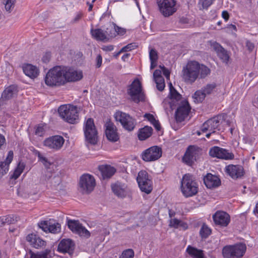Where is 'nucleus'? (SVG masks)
Returning a JSON list of instances; mask_svg holds the SVG:
<instances>
[{
	"mask_svg": "<svg viewBox=\"0 0 258 258\" xmlns=\"http://www.w3.org/2000/svg\"><path fill=\"white\" fill-rule=\"evenodd\" d=\"M64 66H57L50 69L46 74L45 83L50 87L59 86L66 83Z\"/></svg>",
	"mask_w": 258,
	"mask_h": 258,
	"instance_id": "1",
	"label": "nucleus"
},
{
	"mask_svg": "<svg viewBox=\"0 0 258 258\" xmlns=\"http://www.w3.org/2000/svg\"><path fill=\"white\" fill-rule=\"evenodd\" d=\"M181 190L185 198L196 195L199 191V185L193 176L189 173L184 174L181 181Z\"/></svg>",
	"mask_w": 258,
	"mask_h": 258,
	"instance_id": "2",
	"label": "nucleus"
},
{
	"mask_svg": "<svg viewBox=\"0 0 258 258\" xmlns=\"http://www.w3.org/2000/svg\"><path fill=\"white\" fill-rule=\"evenodd\" d=\"M60 116L66 122L75 124L79 120V112L76 106L72 105H61L58 109Z\"/></svg>",
	"mask_w": 258,
	"mask_h": 258,
	"instance_id": "3",
	"label": "nucleus"
},
{
	"mask_svg": "<svg viewBox=\"0 0 258 258\" xmlns=\"http://www.w3.org/2000/svg\"><path fill=\"white\" fill-rule=\"evenodd\" d=\"M200 63L196 61H189L183 68L182 77L184 82L192 84L199 76Z\"/></svg>",
	"mask_w": 258,
	"mask_h": 258,
	"instance_id": "4",
	"label": "nucleus"
},
{
	"mask_svg": "<svg viewBox=\"0 0 258 258\" xmlns=\"http://www.w3.org/2000/svg\"><path fill=\"white\" fill-rule=\"evenodd\" d=\"M246 246L242 243L225 246L222 249L224 258H241L245 253Z\"/></svg>",
	"mask_w": 258,
	"mask_h": 258,
	"instance_id": "5",
	"label": "nucleus"
},
{
	"mask_svg": "<svg viewBox=\"0 0 258 258\" xmlns=\"http://www.w3.org/2000/svg\"><path fill=\"white\" fill-rule=\"evenodd\" d=\"M127 94L131 99L136 103L145 101V96L142 91V84L139 79H135L128 86Z\"/></svg>",
	"mask_w": 258,
	"mask_h": 258,
	"instance_id": "6",
	"label": "nucleus"
},
{
	"mask_svg": "<svg viewBox=\"0 0 258 258\" xmlns=\"http://www.w3.org/2000/svg\"><path fill=\"white\" fill-rule=\"evenodd\" d=\"M226 114H219L217 116L211 118L204 123L202 129H217L222 124V127H226L230 126L232 121L226 120Z\"/></svg>",
	"mask_w": 258,
	"mask_h": 258,
	"instance_id": "7",
	"label": "nucleus"
},
{
	"mask_svg": "<svg viewBox=\"0 0 258 258\" xmlns=\"http://www.w3.org/2000/svg\"><path fill=\"white\" fill-rule=\"evenodd\" d=\"M202 149L195 145L189 146L182 157V160L185 164L191 166L200 157Z\"/></svg>",
	"mask_w": 258,
	"mask_h": 258,
	"instance_id": "8",
	"label": "nucleus"
},
{
	"mask_svg": "<svg viewBox=\"0 0 258 258\" xmlns=\"http://www.w3.org/2000/svg\"><path fill=\"white\" fill-rule=\"evenodd\" d=\"M96 185L95 180L92 175L84 174L80 178L79 189L83 194L92 192Z\"/></svg>",
	"mask_w": 258,
	"mask_h": 258,
	"instance_id": "9",
	"label": "nucleus"
},
{
	"mask_svg": "<svg viewBox=\"0 0 258 258\" xmlns=\"http://www.w3.org/2000/svg\"><path fill=\"white\" fill-rule=\"evenodd\" d=\"M137 180L141 190L149 194L153 189L152 181L149 179L148 173L145 170L140 171L137 177Z\"/></svg>",
	"mask_w": 258,
	"mask_h": 258,
	"instance_id": "10",
	"label": "nucleus"
},
{
	"mask_svg": "<svg viewBox=\"0 0 258 258\" xmlns=\"http://www.w3.org/2000/svg\"><path fill=\"white\" fill-rule=\"evenodd\" d=\"M162 148L158 146H153L142 152L141 158L145 162H152L159 159L162 156Z\"/></svg>",
	"mask_w": 258,
	"mask_h": 258,
	"instance_id": "11",
	"label": "nucleus"
},
{
	"mask_svg": "<svg viewBox=\"0 0 258 258\" xmlns=\"http://www.w3.org/2000/svg\"><path fill=\"white\" fill-rule=\"evenodd\" d=\"M159 10L164 17H169L176 11V0H157Z\"/></svg>",
	"mask_w": 258,
	"mask_h": 258,
	"instance_id": "12",
	"label": "nucleus"
},
{
	"mask_svg": "<svg viewBox=\"0 0 258 258\" xmlns=\"http://www.w3.org/2000/svg\"><path fill=\"white\" fill-rule=\"evenodd\" d=\"M191 107L188 102L185 100L181 101L175 113L177 122H181L187 118L190 111Z\"/></svg>",
	"mask_w": 258,
	"mask_h": 258,
	"instance_id": "13",
	"label": "nucleus"
},
{
	"mask_svg": "<svg viewBox=\"0 0 258 258\" xmlns=\"http://www.w3.org/2000/svg\"><path fill=\"white\" fill-rule=\"evenodd\" d=\"M116 120L119 121L124 129H134L135 120L128 114L120 111H116L114 115Z\"/></svg>",
	"mask_w": 258,
	"mask_h": 258,
	"instance_id": "14",
	"label": "nucleus"
},
{
	"mask_svg": "<svg viewBox=\"0 0 258 258\" xmlns=\"http://www.w3.org/2000/svg\"><path fill=\"white\" fill-rule=\"evenodd\" d=\"M64 139L59 135L53 136L48 138L44 141V146L54 151L60 150L63 146Z\"/></svg>",
	"mask_w": 258,
	"mask_h": 258,
	"instance_id": "15",
	"label": "nucleus"
},
{
	"mask_svg": "<svg viewBox=\"0 0 258 258\" xmlns=\"http://www.w3.org/2000/svg\"><path fill=\"white\" fill-rule=\"evenodd\" d=\"M212 218L215 225L220 227H227L230 222V215L223 211H217Z\"/></svg>",
	"mask_w": 258,
	"mask_h": 258,
	"instance_id": "16",
	"label": "nucleus"
},
{
	"mask_svg": "<svg viewBox=\"0 0 258 258\" xmlns=\"http://www.w3.org/2000/svg\"><path fill=\"white\" fill-rule=\"evenodd\" d=\"M225 172L233 179L240 178L244 174V169L240 165L230 164L226 166Z\"/></svg>",
	"mask_w": 258,
	"mask_h": 258,
	"instance_id": "17",
	"label": "nucleus"
},
{
	"mask_svg": "<svg viewBox=\"0 0 258 258\" xmlns=\"http://www.w3.org/2000/svg\"><path fill=\"white\" fill-rule=\"evenodd\" d=\"M209 155L213 157H217L224 159H232L234 155L229 153L227 150L219 147L215 146L210 149Z\"/></svg>",
	"mask_w": 258,
	"mask_h": 258,
	"instance_id": "18",
	"label": "nucleus"
},
{
	"mask_svg": "<svg viewBox=\"0 0 258 258\" xmlns=\"http://www.w3.org/2000/svg\"><path fill=\"white\" fill-rule=\"evenodd\" d=\"M64 76L66 83L67 82H75L80 80L83 77L82 72L75 69L64 66Z\"/></svg>",
	"mask_w": 258,
	"mask_h": 258,
	"instance_id": "19",
	"label": "nucleus"
},
{
	"mask_svg": "<svg viewBox=\"0 0 258 258\" xmlns=\"http://www.w3.org/2000/svg\"><path fill=\"white\" fill-rule=\"evenodd\" d=\"M109 29L107 28L104 32L101 29H91L90 33L93 38L96 40L102 42H107L109 40V37H111V32L108 31Z\"/></svg>",
	"mask_w": 258,
	"mask_h": 258,
	"instance_id": "20",
	"label": "nucleus"
},
{
	"mask_svg": "<svg viewBox=\"0 0 258 258\" xmlns=\"http://www.w3.org/2000/svg\"><path fill=\"white\" fill-rule=\"evenodd\" d=\"M75 247L74 241L69 238L63 239L59 243L57 250L62 253H73Z\"/></svg>",
	"mask_w": 258,
	"mask_h": 258,
	"instance_id": "21",
	"label": "nucleus"
},
{
	"mask_svg": "<svg viewBox=\"0 0 258 258\" xmlns=\"http://www.w3.org/2000/svg\"><path fill=\"white\" fill-rule=\"evenodd\" d=\"M212 47L219 58L223 62L227 64L230 58L229 52L217 42L213 43Z\"/></svg>",
	"mask_w": 258,
	"mask_h": 258,
	"instance_id": "22",
	"label": "nucleus"
},
{
	"mask_svg": "<svg viewBox=\"0 0 258 258\" xmlns=\"http://www.w3.org/2000/svg\"><path fill=\"white\" fill-rule=\"evenodd\" d=\"M204 182L208 188H216L221 184V180L219 178L211 173H208L204 177Z\"/></svg>",
	"mask_w": 258,
	"mask_h": 258,
	"instance_id": "23",
	"label": "nucleus"
},
{
	"mask_svg": "<svg viewBox=\"0 0 258 258\" xmlns=\"http://www.w3.org/2000/svg\"><path fill=\"white\" fill-rule=\"evenodd\" d=\"M26 240L30 244L36 248H39L45 245L46 242L34 233L28 234Z\"/></svg>",
	"mask_w": 258,
	"mask_h": 258,
	"instance_id": "24",
	"label": "nucleus"
},
{
	"mask_svg": "<svg viewBox=\"0 0 258 258\" xmlns=\"http://www.w3.org/2000/svg\"><path fill=\"white\" fill-rule=\"evenodd\" d=\"M13 151L12 150L9 151L6 160L0 162V179L8 171L9 165L13 159Z\"/></svg>",
	"mask_w": 258,
	"mask_h": 258,
	"instance_id": "25",
	"label": "nucleus"
},
{
	"mask_svg": "<svg viewBox=\"0 0 258 258\" xmlns=\"http://www.w3.org/2000/svg\"><path fill=\"white\" fill-rule=\"evenodd\" d=\"M24 74L31 79L37 77L39 74V69L35 66L31 64H26L23 66Z\"/></svg>",
	"mask_w": 258,
	"mask_h": 258,
	"instance_id": "26",
	"label": "nucleus"
},
{
	"mask_svg": "<svg viewBox=\"0 0 258 258\" xmlns=\"http://www.w3.org/2000/svg\"><path fill=\"white\" fill-rule=\"evenodd\" d=\"M98 169L101 172L103 179L110 178L116 172V169L113 167L108 165H100Z\"/></svg>",
	"mask_w": 258,
	"mask_h": 258,
	"instance_id": "27",
	"label": "nucleus"
},
{
	"mask_svg": "<svg viewBox=\"0 0 258 258\" xmlns=\"http://www.w3.org/2000/svg\"><path fill=\"white\" fill-rule=\"evenodd\" d=\"M85 136L88 143L95 145L98 141V133L97 130H85Z\"/></svg>",
	"mask_w": 258,
	"mask_h": 258,
	"instance_id": "28",
	"label": "nucleus"
},
{
	"mask_svg": "<svg viewBox=\"0 0 258 258\" xmlns=\"http://www.w3.org/2000/svg\"><path fill=\"white\" fill-rule=\"evenodd\" d=\"M186 251L193 258H206L203 250L199 249L190 245L187 246Z\"/></svg>",
	"mask_w": 258,
	"mask_h": 258,
	"instance_id": "29",
	"label": "nucleus"
},
{
	"mask_svg": "<svg viewBox=\"0 0 258 258\" xmlns=\"http://www.w3.org/2000/svg\"><path fill=\"white\" fill-rule=\"evenodd\" d=\"M111 189L113 193L118 198H124L127 195L126 189L120 184H115L111 186Z\"/></svg>",
	"mask_w": 258,
	"mask_h": 258,
	"instance_id": "30",
	"label": "nucleus"
},
{
	"mask_svg": "<svg viewBox=\"0 0 258 258\" xmlns=\"http://www.w3.org/2000/svg\"><path fill=\"white\" fill-rule=\"evenodd\" d=\"M170 98L171 100L170 102V106L172 109H173V106L175 102H178L180 101L182 96L181 95L176 91L175 89H172L171 91H170L169 95Z\"/></svg>",
	"mask_w": 258,
	"mask_h": 258,
	"instance_id": "31",
	"label": "nucleus"
},
{
	"mask_svg": "<svg viewBox=\"0 0 258 258\" xmlns=\"http://www.w3.org/2000/svg\"><path fill=\"white\" fill-rule=\"evenodd\" d=\"M18 217L14 215H8L0 217V225L3 226L6 224H14L18 221Z\"/></svg>",
	"mask_w": 258,
	"mask_h": 258,
	"instance_id": "32",
	"label": "nucleus"
},
{
	"mask_svg": "<svg viewBox=\"0 0 258 258\" xmlns=\"http://www.w3.org/2000/svg\"><path fill=\"white\" fill-rule=\"evenodd\" d=\"M30 254V258H50L51 257V250L48 249L36 253L31 252Z\"/></svg>",
	"mask_w": 258,
	"mask_h": 258,
	"instance_id": "33",
	"label": "nucleus"
},
{
	"mask_svg": "<svg viewBox=\"0 0 258 258\" xmlns=\"http://www.w3.org/2000/svg\"><path fill=\"white\" fill-rule=\"evenodd\" d=\"M15 90V87L12 86L7 88L2 93V99L5 100L10 99L13 97Z\"/></svg>",
	"mask_w": 258,
	"mask_h": 258,
	"instance_id": "34",
	"label": "nucleus"
},
{
	"mask_svg": "<svg viewBox=\"0 0 258 258\" xmlns=\"http://www.w3.org/2000/svg\"><path fill=\"white\" fill-rule=\"evenodd\" d=\"M105 135L107 139L112 142H115L119 139L117 130H105Z\"/></svg>",
	"mask_w": 258,
	"mask_h": 258,
	"instance_id": "35",
	"label": "nucleus"
},
{
	"mask_svg": "<svg viewBox=\"0 0 258 258\" xmlns=\"http://www.w3.org/2000/svg\"><path fill=\"white\" fill-rule=\"evenodd\" d=\"M153 130H139L138 137L140 141H144L150 137L153 134Z\"/></svg>",
	"mask_w": 258,
	"mask_h": 258,
	"instance_id": "36",
	"label": "nucleus"
},
{
	"mask_svg": "<svg viewBox=\"0 0 258 258\" xmlns=\"http://www.w3.org/2000/svg\"><path fill=\"white\" fill-rule=\"evenodd\" d=\"M81 224L78 220H69L68 221L69 228L74 233H76L79 228Z\"/></svg>",
	"mask_w": 258,
	"mask_h": 258,
	"instance_id": "37",
	"label": "nucleus"
},
{
	"mask_svg": "<svg viewBox=\"0 0 258 258\" xmlns=\"http://www.w3.org/2000/svg\"><path fill=\"white\" fill-rule=\"evenodd\" d=\"M144 117L154 125L155 129H160L159 121L156 120L153 115L150 113H146L144 115Z\"/></svg>",
	"mask_w": 258,
	"mask_h": 258,
	"instance_id": "38",
	"label": "nucleus"
},
{
	"mask_svg": "<svg viewBox=\"0 0 258 258\" xmlns=\"http://www.w3.org/2000/svg\"><path fill=\"white\" fill-rule=\"evenodd\" d=\"M203 90H198L194 94L193 98L195 102H202L206 97Z\"/></svg>",
	"mask_w": 258,
	"mask_h": 258,
	"instance_id": "39",
	"label": "nucleus"
},
{
	"mask_svg": "<svg viewBox=\"0 0 258 258\" xmlns=\"http://www.w3.org/2000/svg\"><path fill=\"white\" fill-rule=\"evenodd\" d=\"M211 71L207 66L200 64L199 75L202 79L206 78L210 74Z\"/></svg>",
	"mask_w": 258,
	"mask_h": 258,
	"instance_id": "40",
	"label": "nucleus"
},
{
	"mask_svg": "<svg viewBox=\"0 0 258 258\" xmlns=\"http://www.w3.org/2000/svg\"><path fill=\"white\" fill-rule=\"evenodd\" d=\"M211 233V230L210 228H209L207 225L204 224L202 225L200 231V235L201 237L202 238H206L210 235Z\"/></svg>",
	"mask_w": 258,
	"mask_h": 258,
	"instance_id": "41",
	"label": "nucleus"
},
{
	"mask_svg": "<svg viewBox=\"0 0 258 258\" xmlns=\"http://www.w3.org/2000/svg\"><path fill=\"white\" fill-rule=\"evenodd\" d=\"M60 225L58 223H53L50 221V226L48 232L52 233H58L60 231Z\"/></svg>",
	"mask_w": 258,
	"mask_h": 258,
	"instance_id": "42",
	"label": "nucleus"
},
{
	"mask_svg": "<svg viewBox=\"0 0 258 258\" xmlns=\"http://www.w3.org/2000/svg\"><path fill=\"white\" fill-rule=\"evenodd\" d=\"M111 32V37H112L115 36V33H116L117 34L123 35L125 31L124 29L119 27L118 26L114 25V27L111 28L110 30Z\"/></svg>",
	"mask_w": 258,
	"mask_h": 258,
	"instance_id": "43",
	"label": "nucleus"
},
{
	"mask_svg": "<svg viewBox=\"0 0 258 258\" xmlns=\"http://www.w3.org/2000/svg\"><path fill=\"white\" fill-rule=\"evenodd\" d=\"M76 234H79L81 236H84L88 238L90 236V233L86 229V228L81 224L79 228L76 232Z\"/></svg>",
	"mask_w": 258,
	"mask_h": 258,
	"instance_id": "44",
	"label": "nucleus"
},
{
	"mask_svg": "<svg viewBox=\"0 0 258 258\" xmlns=\"http://www.w3.org/2000/svg\"><path fill=\"white\" fill-rule=\"evenodd\" d=\"M15 0H4V4L5 6V9L7 12L10 13L14 9Z\"/></svg>",
	"mask_w": 258,
	"mask_h": 258,
	"instance_id": "45",
	"label": "nucleus"
},
{
	"mask_svg": "<svg viewBox=\"0 0 258 258\" xmlns=\"http://www.w3.org/2000/svg\"><path fill=\"white\" fill-rule=\"evenodd\" d=\"M149 58L150 61H158V54L157 51L154 49L149 47Z\"/></svg>",
	"mask_w": 258,
	"mask_h": 258,
	"instance_id": "46",
	"label": "nucleus"
},
{
	"mask_svg": "<svg viewBox=\"0 0 258 258\" xmlns=\"http://www.w3.org/2000/svg\"><path fill=\"white\" fill-rule=\"evenodd\" d=\"M216 85L215 83L207 84L203 89V91L205 95H209L212 93L213 90L215 88Z\"/></svg>",
	"mask_w": 258,
	"mask_h": 258,
	"instance_id": "47",
	"label": "nucleus"
},
{
	"mask_svg": "<svg viewBox=\"0 0 258 258\" xmlns=\"http://www.w3.org/2000/svg\"><path fill=\"white\" fill-rule=\"evenodd\" d=\"M38 226L44 232H48L50 221H42L38 223Z\"/></svg>",
	"mask_w": 258,
	"mask_h": 258,
	"instance_id": "48",
	"label": "nucleus"
},
{
	"mask_svg": "<svg viewBox=\"0 0 258 258\" xmlns=\"http://www.w3.org/2000/svg\"><path fill=\"white\" fill-rule=\"evenodd\" d=\"M120 256L122 258H133L134 256V251L132 249H127L124 250Z\"/></svg>",
	"mask_w": 258,
	"mask_h": 258,
	"instance_id": "49",
	"label": "nucleus"
},
{
	"mask_svg": "<svg viewBox=\"0 0 258 258\" xmlns=\"http://www.w3.org/2000/svg\"><path fill=\"white\" fill-rule=\"evenodd\" d=\"M138 45L136 43H131L124 46L121 49V51L126 52L131 51L137 48Z\"/></svg>",
	"mask_w": 258,
	"mask_h": 258,
	"instance_id": "50",
	"label": "nucleus"
},
{
	"mask_svg": "<svg viewBox=\"0 0 258 258\" xmlns=\"http://www.w3.org/2000/svg\"><path fill=\"white\" fill-rule=\"evenodd\" d=\"M85 129H95L93 119L89 118L85 123Z\"/></svg>",
	"mask_w": 258,
	"mask_h": 258,
	"instance_id": "51",
	"label": "nucleus"
},
{
	"mask_svg": "<svg viewBox=\"0 0 258 258\" xmlns=\"http://www.w3.org/2000/svg\"><path fill=\"white\" fill-rule=\"evenodd\" d=\"M180 223H181V221H180L176 218L171 219L169 221V226L170 227H174L175 228H178V227Z\"/></svg>",
	"mask_w": 258,
	"mask_h": 258,
	"instance_id": "52",
	"label": "nucleus"
},
{
	"mask_svg": "<svg viewBox=\"0 0 258 258\" xmlns=\"http://www.w3.org/2000/svg\"><path fill=\"white\" fill-rule=\"evenodd\" d=\"M215 0H200V3L202 4L204 9H207L212 5Z\"/></svg>",
	"mask_w": 258,
	"mask_h": 258,
	"instance_id": "53",
	"label": "nucleus"
},
{
	"mask_svg": "<svg viewBox=\"0 0 258 258\" xmlns=\"http://www.w3.org/2000/svg\"><path fill=\"white\" fill-rule=\"evenodd\" d=\"M105 129H116L114 123L111 121L110 119L107 118L105 123Z\"/></svg>",
	"mask_w": 258,
	"mask_h": 258,
	"instance_id": "54",
	"label": "nucleus"
},
{
	"mask_svg": "<svg viewBox=\"0 0 258 258\" xmlns=\"http://www.w3.org/2000/svg\"><path fill=\"white\" fill-rule=\"evenodd\" d=\"M38 157L40 161H41L44 165H47V163L48 162L47 159L46 157H43L39 152L38 153Z\"/></svg>",
	"mask_w": 258,
	"mask_h": 258,
	"instance_id": "55",
	"label": "nucleus"
},
{
	"mask_svg": "<svg viewBox=\"0 0 258 258\" xmlns=\"http://www.w3.org/2000/svg\"><path fill=\"white\" fill-rule=\"evenodd\" d=\"M102 56L100 54H98L96 57V68H99L101 67L102 64Z\"/></svg>",
	"mask_w": 258,
	"mask_h": 258,
	"instance_id": "56",
	"label": "nucleus"
},
{
	"mask_svg": "<svg viewBox=\"0 0 258 258\" xmlns=\"http://www.w3.org/2000/svg\"><path fill=\"white\" fill-rule=\"evenodd\" d=\"M162 77H163L161 76V71L159 70H156L153 73L154 79Z\"/></svg>",
	"mask_w": 258,
	"mask_h": 258,
	"instance_id": "57",
	"label": "nucleus"
},
{
	"mask_svg": "<svg viewBox=\"0 0 258 258\" xmlns=\"http://www.w3.org/2000/svg\"><path fill=\"white\" fill-rule=\"evenodd\" d=\"M162 72H163V74L165 76V77L167 79H169V77H170V73L169 71L167 69H166L164 66H163V67H162Z\"/></svg>",
	"mask_w": 258,
	"mask_h": 258,
	"instance_id": "58",
	"label": "nucleus"
},
{
	"mask_svg": "<svg viewBox=\"0 0 258 258\" xmlns=\"http://www.w3.org/2000/svg\"><path fill=\"white\" fill-rule=\"evenodd\" d=\"M83 13L82 12L78 13L75 18L73 20L72 22L73 23H76L78 22L82 17Z\"/></svg>",
	"mask_w": 258,
	"mask_h": 258,
	"instance_id": "59",
	"label": "nucleus"
},
{
	"mask_svg": "<svg viewBox=\"0 0 258 258\" xmlns=\"http://www.w3.org/2000/svg\"><path fill=\"white\" fill-rule=\"evenodd\" d=\"M246 46L250 51H252L254 47V44L249 41H246Z\"/></svg>",
	"mask_w": 258,
	"mask_h": 258,
	"instance_id": "60",
	"label": "nucleus"
},
{
	"mask_svg": "<svg viewBox=\"0 0 258 258\" xmlns=\"http://www.w3.org/2000/svg\"><path fill=\"white\" fill-rule=\"evenodd\" d=\"M25 165L23 163L20 162L16 169L22 173L25 168Z\"/></svg>",
	"mask_w": 258,
	"mask_h": 258,
	"instance_id": "61",
	"label": "nucleus"
},
{
	"mask_svg": "<svg viewBox=\"0 0 258 258\" xmlns=\"http://www.w3.org/2000/svg\"><path fill=\"white\" fill-rule=\"evenodd\" d=\"M114 48V47L112 45H104L102 46V49L106 51H111Z\"/></svg>",
	"mask_w": 258,
	"mask_h": 258,
	"instance_id": "62",
	"label": "nucleus"
},
{
	"mask_svg": "<svg viewBox=\"0 0 258 258\" xmlns=\"http://www.w3.org/2000/svg\"><path fill=\"white\" fill-rule=\"evenodd\" d=\"M50 58V53H46L42 57V61L44 62L47 63L49 61Z\"/></svg>",
	"mask_w": 258,
	"mask_h": 258,
	"instance_id": "63",
	"label": "nucleus"
},
{
	"mask_svg": "<svg viewBox=\"0 0 258 258\" xmlns=\"http://www.w3.org/2000/svg\"><path fill=\"white\" fill-rule=\"evenodd\" d=\"M44 134V130H34V135L38 137H43Z\"/></svg>",
	"mask_w": 258,
	"mask_h": 258,
	"instance_id": "64",
	"label": "nucleus"
}]
</instances>
